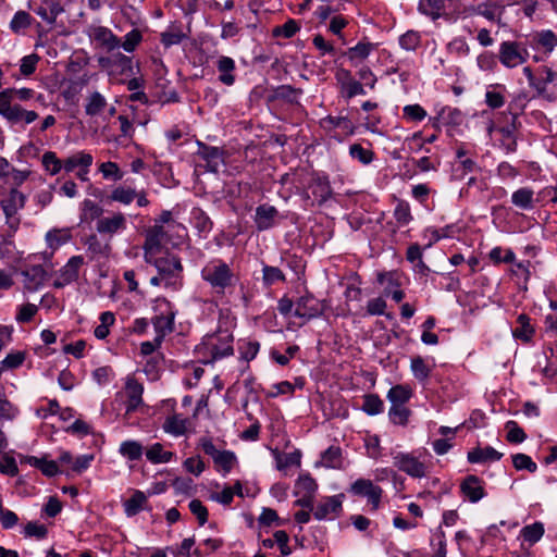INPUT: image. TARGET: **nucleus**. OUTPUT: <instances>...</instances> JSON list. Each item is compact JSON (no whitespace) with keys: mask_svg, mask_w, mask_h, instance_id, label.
Returning a JSON list of instances; mask_svg holds the SVG:
<instances>
[{"mask_svg":"<svg viewBox=\"0 0 557 557\" xmlns=\"http://www.w3.org/2000/svg\"><path fill=\"white\" fill-rule=\"evenodd\" d=\"M0 115L11 125L32 124L38 119V113L34 110H26L18 103L0 100Z\"/></svg>","mask_w":557,"mask_h":557,"instance_id":"obj_4","label":"nucleus"},{"mask_svg":"<svg viewBox=\"0 0 557 557\" xmlns=\"http://www.w3.org/2000/svg\"><path fill=\"white\" fill-rule=\"evenodd\" d=\"M213 462L215 470L225 475L231 472L236 463V456L230 450H222L221 455H218Z\"/></svg>","mask_w":557,"mask_h":557,"instance_id":"obj_49","label":"nucleus"},{"mask_svg":"<svg viewBox=\"0 0 557 557\" xmlns=\"http://www.w3.org/2000/svg\"><path fill=\"white\" fill-rule=\"evenodd\" d=\"M141 32L137 28H133L124 36V40L121 41L120 47H122L124 51L131 53L135 51L136 47L141 42Z\"/></svg>","mask_w":557,"mask_h":557,"instance_id":"obj_61","label":"nucleus"},{"mask_svg":"<svg viewBox=\"0 0 557 557\" xmlns=\"http://www.w3.org/2000/svg\"><path fill=\"white\" fill-rule=\"evenodd\" d=\"M234 495L244 497L243 485L240 481H236L233 487L225 486L222 492L212 493L210 498L219 504L227 506L233 502Z\"/></svg>","mask_w":557,"mask_h":557,"instance_id":"obj_29","label":"nucleus"},{"mask_svg":"<svg viewBox=\"0 0 557 557\" xmlns=\"http://www.w3.org/2000/svg\"><path fill=\"white\" fill-rule=\"evenodd\" d=\"M503 457V454L497 451L492 446L484 448L476 447L468 451L467 459L470 463H483L487 461H498Z\"/></svg>","mask_w":557,"mask_h":557,"instance_id":"obj_23","label":"nucleus"},{"mask_svg":"<svg viewBox=\"0 0 557 557\" xmlns=\"http://www.w3.org/2000/svg\"><path fill=\"white\" fill-rule=\"evenodd\" d=\"M460 493L470 503L475 504L486 496L485 482L474 474L467 475L460 483Z\"/></svg>","mask_w":557,"mask_h":557,"instance_id":"obj_10","label":"nucleus"},{"mask_svg":"<svg viewBox=\"0 0 557 557\" xmlns=\"http://www.w3.org/2000/svg\"><path fill=\"white\" fill-rule=\"evenodd\" d=\"M506 87L500 84L492 85L485 92V103L491 109H499L505 104Z\"/></svg>","mask_w":557,"mask_h":557,"instance_id":"obj_31","label":"nucleus"},{"mask_svg":"<svg viewBox=\"0 0 557 557\" xmlns=\"http://www.w3.org/2000/svg\"><path fill=\"white\" fill-rule=\"evenodd\" d=\"M411 410L406 405L391 406L388 418L393 424L406 426L411 416Z\"/></svg>","mask_w":557,"mask_h":557,"instance_id":"obj_45","label":"nucleus"},{"mask_svg":"<svg viewBox=\"0 0 557 557\" xmlns=\"http://www.w3.org/2000/svg\"><path fill=\"white\" fill-rule=\"evenodd\" d=\"M410 370L414 379H417L419 382L426 381L431 374V368L425 363L421 356L411 358Z\"/></svg>","mask_w":557,"mask_h":557,"instance_id":"obj_48","label":"nucleus"},{"mask_svg":"<svg viewBox=\"0 0 557 557\" xmlns=\"http://www.w3.org/2000/svg\"><path fill=\"white\" fill-rule=\"evenodd\" d=\"M350 492L356 496L367 497L372 510L379 509L383 490L381 486L375 485L371 480H356L350 486Z\"/></svg>","mask_w":557,"mask_h":557,"instance_id":"obj_6","label":"nucleus"},{"mask_svg":"<svg viewBox=\"0 0 557 557\" xmlns=\"http://www.w3.org/2000/svg\"><path fill=\"white\" fill-rule=\"evenodd\" d=\"M531 319L529 315L521 313L517 318L518 326L512 331V334L516 338L528 343L534 335V329L531 325Z\"/></svg>","mask_w":557,"mask_h":557,"instance_id":"obj_34","label":"nucleus"},{"mask_svg":"<svg viewBox=\"0 0 557 557\" xmlns=\"http://www.w3.org/2000/svg\"><path fill=\"white\" fill-rule=\"evenodd\" d=\"M314 199L321 206L331 199L333 190L327 176L314 174L308 185Z\"/></svg>","mask_w":557,"mask_h":557,"instance_id":"obj_15","label":"nucleus"},{"mask_svg":"<svg viewBox=\"0 0 557 557\" xmlns=\"http://www.w3.org/2000/svg\"><path fill=\"white\" fill-rule=\"evenodd\" d=\"M114 67L120 70L121 74L125 75H134V64L133 59L128 55L123 54L122 52L114 53Z\"/></svg>","mask_w":557,"mask_h":557,"instance_id":"obj_62","label":"nucleus"},{"mask_svg":"<svg viewBox=\"0 0 557 557\" xmlns=\"http://www.w3.org/2000/svg\"><path fill=\"white\" fill-rule=\"evenodd\" d=\"M278 214V211L275 207L270 205H261L256 209L255 223L259 231H265L271 228L275 219Z\"/></svg>","mask_w":557,"mask_h":557,"instance_id":"obj_20","label":"nucleus"},{"mask_svg":"<svg viewBox=\"0 0 557 557\" xmlns=\"http://www.w3.org/2000/svg\"><path fill=\"white\" fill-rule=\"evenodd\" d=\"M119 451L123 457L127 458L128 460L135 461V460H138L141 458L143 446L137 441L128 440V441H124L120 445Z\"/></svg>","mask_w":557,"mask_h":557,"instance_id":"obj_47","label":"nucleus"},{"mask_svg":"<svg viewBox=\"0 0 557 557\" xmlns=\"http://www.w3.org/2000/svg\"><path fill=\"white\" fill-rule=\"evenodd\" d=\"M190 223L202 238H207L212 231L213 223L208 214L200 208H193L190 211Z\"/></svg>","mask_w":557,"mask_h":557,"instance_id":"obj_21","label":"nucleus"},{"mask_svg":"<svg viewBox=\"0 0 557 557\" xmlns=\"http://www.w3.org/2000/svg\"><path fill=\"white\" fill-rule=\"evenodd\" d=\"M412 388L409 385L397 384L387 392V399L391 406L406 405L412 397Z\"/></svg>","mask_w":557,"mask_h":557,"instance_id":"obj_26","label":"nucleus"},{"mask_svg":"<svg viewBox=\"0 0 557 557\" xmlns=\"http://www.w3.org/2000/svg\"><path fill=\"white\" fill-rule=\"evenodd\" d=\"M300 26L296 20L289 18L283 25L276 26L272 30V35L274 37L282 38H292L298 30Z\"/></svg>","mask_w":557,"mask_h":557,"instance_id":"obj_56","label":"nucleus"},{"mask_svg":"<svg viewBox=\"0 0 557 557\" xmlns=\"http://www.w3.org/2000/svg\"><path fill=\"white\" fill-rule=\"evenodd\" d=\"M375 44L369 41H360L356 46L350 47L345 52H343V55L347 57L354 65H357V62L366 60L375 49Z\"/></svg>","mask_w":557,"mask_h":557,"instance_id":"obj_24","label":"nucleus"},{"mask_svg":"<svg viewBox=\"0 0 557 557\" xmlns=\"http://www.w3.org/2000/svg\"><path fill=\"white\" fill-rule=\"evenodd\" d=\"M127 228L126 216L122 212H115L109 216H102L96 222V231L110 239Z\"/></svg>","mask_w":557,"mask_h":557,"instance_id":"obj_9","label":"nucleus"},{"mask_svg":"<svg viewBox=\"0 0 557 557\" xmlns=\"http://www.w3.org/2000/svg\"><path fill=\"white\" fill-rule=\"evenodd\" d=\"M324 310V301L314 298L311 294H307L298 298L294 315L311 320L321 317Z\"/></svg>","mask_w":557,"mask_h":557,"instance_id":"obj_7","label":"nucleus"},{"mask_svg":"<svg viewBox=\"0 0 557 557\" xmlns=\"http://www.w3.org/2000/svg\"><path fill=\"white\" fill-rule=\"evenodd\" d=\"M126 413L134 412L143 404L144 386L136 379L128 377L125 384Z\"/></svg>","mask_w":557,"mask_h":557,"instance_id":"obj_17","label":"nucleus"},{"mask_svg":"<svg viewBox=\"0 0 557 557\" xmlns=\"http://www.w3.org/2000/svg\"><path fill=\"white\" fill-rule=\"evenodd\" d=\"M321 126L326 131L341 128L347 135L355 133V126L347 116L327 115L321 121Z\"/></svg>","mask_w":557,"mask_h":557,"instance_id":"obj_27","label":"nucleus"},{"mask_svg":"<svg viewBox=\"0 0 557 557\" xmlns=\"http://www.w3.org/2000/svg\"><path fill=\"white\" fill-rule=\"evenodd\" d=\"M35 96L32 88H5L0 91V100L12 102L15 98L20 101H27Z\"/></svg>","mask_w":557,"mask_h":557,"instance_id":"obj_37","label":"nucleus"},{"mask_svg":"<svg viewBox=\"0 0 557 557\" xmlns=\"http://www.w3.org/2000/svg\"><path fill=\"white\" fill-rule=\"evenodd\" d=\"M517 119L518 116L516 114H510V121L506 125L498 127V132L502 135V147L508 153L515 152L517 150Z\"/></svg>","mask_w":557,"mask_h":557,"instance_id":"obj_19","label":"nucleus"},{"mask_svg":"<svg viewBox=\"0 0 557 557\" xmlns=\"http://www.w3.org/2000/svg\"><path fill=\"white\" fill-rule=\"evenodd\" d=\"M158 270V274L163 277L165 287L177 289L181 286L178 281L180 273L183 271L181 259L175 255H168L165 257L152 258L151 262Z\"/></svg>","mask_w":557,"mask_h":557,"instance_id":"obj_2","label":"nucleus"},{"mask_svg":"<svg viewBox=\"0 0 557 557\" xmlns=\"http://www.w3.org/2000/svg\"><path fill=\"white\" fill-rule=\"evenodd\" d=\"M107 104V99L99 91H94L86 99L85 113L88 116H97L106 109Z\"/></svg>","mask_w":557,"mask_h":557,"instance_id":"obj_36","label":"nucleus"},{"mask_svg":"<svg viewBox=\"0 0 557 557\" xmlns=\"http://www.w3.org/2000/svg\"><path fill=\"white\" fill-rule=\"evenodd\" d=\"M393 215L398 226H406L413 220L410 205L405 200L397 201Z\"/></svg>","mask_w":557,"mask_h":557,"instance_id":"obj_50","label":"nucleus"},{"mask_svg":"<svg viewBox=\"0 0 557 557\" xmlns=\"http://www.w3.org/2000/svg\"><path fill=\"white\" fill-rule=\"evenodd\" d=\"M99 171L106 180L120 181L123 178V172L120 170L119 165L112 161L101 163Z\"/></svg>","mask_w":557,"mask_h":557,"instance_id":"obj_64","label":"nucleus"},{"mask_svg":"<svg viewBox=\"0 0 557 557\" xmlns=\"http://www.w3.org/2000/svg\"><path fill=\"white\" fill-rule=\"evenodd\" d=\"M220 72L219 79L224 85L231 86L235 82V77L232 72L235 70V62L230 57H221L216 63Z\"/></svg>","mask_w":557,"mask_h":557,"instance_id":"obj_35","label":"nucleus"},{"mask_svg":"<svg viewBox=\"0 0 557 557\" xmlns=\"http://www.w3.org/2000/svg\"><path fill=\"white\" fill-rule=\"evenodd\" d=\"M507 435L506 440L512 444H520L527 438V434L522 428L518 425L516 421H508L506 423Z\"/></svg>","mask_w":557,"mask_h":557,"instance_id":"obj_58","label":"nucleus"},{"mask_svg":"<svg viewBox=\"0 0 557 557\" xmlns=\"http://www.w3.org/2000/svg\"><path fill=\"white\" fill-rule=\"evenodd\" d=\"M534 190L530 187H520L511 195V203L520 210L530 211L535 207Z\"/></svg>","mask_w":557,"mask_h":557,"instance_id":"obj_22","label":"nucleus"},{"mask_svg":"<svg viewBox=\"0 0 557 557\" xmlns=\"http://www.w3.org/2000/svg\"><path fill=\"white\" fill-rule=\"evenodd\" d=\"M103 212L104 210L100 205L90 199H85L82 202V210L79 215L81 222L90 223L95 220L97 222L103 216Z\"/></svg>","mask_w":557,"mask_h":557,"instance_id":"obj_28","label":"nucleus"},{"mask_svg":"<svg viewBox=\"0 0 557 557\" xmlns=\"http://www.w3.org/2000/svg\"><path fill=\"white\" fill-rule=\"evenodd\" d=\"M544 533V523L541 521L527 524L520 530V536L524 542L529 543V545L537 543L543 537Z\"/></svg>","mask_w":557,"mask_h":557,"instance_id":"obj_30","label":"nucleus"},{"mask_svg":"<svg viewBox=\"0 0 557 557\" xmlns=\"http://www.w3.org/2000/svg\"><path fill=\"white\" fill-rule=\"evenodd\" d=\"M321 463L326 468L342 469L343 456L339 446L332 445L321 454Z\"/></svg>","mask_w":557,"mask_h":557,"instance_id":"obj_33","label":"nucleus"},{"mask_svg":"<svg viewBox=\"0 0 557 557\" xmlns=\"http://www.w3.org/2000/svg\"><path fill=\"white\" fill-rule=\"evenodd\" d=\"M488 257L494 264L513 263L516 260V253L512 251V249H503L499 246L494 247L490 251Z\"/></svg>","mask_w":557,"mask_h":557,"instance_id":"obj_52","label":"nucleus"},{"mask_svg":"<svg viewBox=\"0 0 557 557\" xmlns=\"http://www.w3.org/2000/svg\"><path fill=\"white\" fill-rule=\"evenodd\" d=\"M163 429L166 433L175 436L183 435L186 432V420L174 414L166 418Z\"/></svg>","mask_w":557,"mask_h":557,"instance_id":"obj_54","label":"nucleus"},{"mask_svg":"<svg viewBox=\"0 0 557 557\" xmlns=\"http://www.w3.org/2000/svg\"><path fill=\"white\" fill-rule=\"evenodd\" d=\"M188 508L190 512L198 520L199 525H205L208 522V508L202 504V502L198 498H194L189 502Z\"/></svg>","mask_w":557,"mask_h":557,"instance_id":"obj_60","label":"nucleus"},{"mask_svg":"<svg viewBox=\"0 0 557 557\" xmlns=\"http://www.w3.org/2000/svg\"><path fill=\"white\" fill-rule=\"evenodd\" d=\"M343 494L323 497L313 510V517L317 520H324L331 518V515L339 516L343 510Z\"/></svg>","mask_w":557,"mask_h":557,"instance_id":"obj_12","label":"nucleus"},{"mask_svg":"<svg viewBox=\"0 0 557 557\" xmlns=\"http://www.w3.org/2000/svg\"><path fill=\"white\" fill-rule=\"evenodd\" d=\"M361 409L369 416H376L383 412L384 403L377 394H367L363 396Z\"/></svg>","mask_w":557,"mask_h":557,"instance_id":"obj_44","label":"nucleus"},{"mask_svg":"<svg viewBox=\"0 0 557 557\" xmlns=\"http://www.w3.org/2000/svg\"><path fill=\"white\" fill-rule=\"evenodd\" d=\"M540 76L536 79L535 90L539 95H543L547 90V86L557 81V72L548 66L539 67Z\"/></svg>","mask_w":557,"mask_h":557,"instance_id":"obj_38","label":"nucleus"},{"mask_svg":"<svg viewBox=\"0 0 557 557\" xmlns=\"http://www.w3.org/2000/svg\"><path fill=\"white\" fill-rule=\"evenodd\" d=\"M529 51L520 41H503L499 45V62L508 69H513L527 62Z\"/></svg>","mask_w":557,"mask_h":557,"instance_id":"obj_3","label":"nucleus"},{"mask_svg":"<svg viewBox=\"0 0 557 557\" xmlns=\"http://www.w3.org/2000/svg\"><path fill=\"white\" fill-rule=\"evenodd\" d=\"M200 276L218 295H224L239 282L238 275L222 259L207 262L200 271Z\"/></svg>","mask_w":557,"mask_h":557,"instance_id":"obj_1","label":"nucleus"},{"mask_svg":"<svg viewBox=\"0 0 557 557\" xmlns=\"http://www.w3.org/2000/svg\"><path fill=\"white\" fill-rule=\"evenodd\" d=\"M530 46L548 57L557 47V35L552 29H542L531 35Z\"/></svg>","mask_w":557,"mask_h":557,"instance_id":"obj_13","label":"nucleus"},{"mask_svg":"<svg viewBox=\"0 0 557 557\" xmlns=\"http://www.w3.org/2000/svg\"><path fill=\"white\" fill-rule=\"evenodd\" d=\"M195 156L205 164L206 171L218 173L222 164H224V151L219 147L209 146L197 140V151Z\"/></svg>","mask_w":557,"mask_h":557,"instance_id":"obj_5","label":"nucleus"},{"mask_svg":"<svg viewBox=\"0 0 557 557\" xmlns=\"http://www.w3.org/2000/svg\"><path fill=\"white\" fill-rule=\"evenodd\" d=\"M84 264L83 256H73L59 270V277L54 281L55 288H62L78 278L81 267Z\"/></svg>","mask_w":557,"mask_h":557,"instance_id":"obj_11","label":"nucleus"},{"mask_svg":"<svg viewBox=\"0 0 557 557\" xmlns=\"http://www.w3.org/2000/svg\"><path fill=\"white\" fill-rule=\"evenodd\" d=\"M90 37L108 52L119 49L121 45L120 38L106 26L95 27Z\"/></svg>","mask_w":557,"mask_h":557,"instance_id":"obj_18","label":"nucleus"},{"mask_svg":"<svg viewBox=\"0 0 557 557\" xmlns=\"http://www.w3.org/2000/svg\"><path fill=\"white\" fill-rule=\"evenodd\" d=\"M446 1L447 0H420L418 11L435 21L443 16Z\"/></svg>","mask_w":557,"mask_h":557,"instance_id":"obj_25","label":"nucleus"},{"mask_svg":"<svg viewBox=\"0 0 557 557\" xmlns=\"http://www.w3.org/2000/svg\"><path fill=\"white\" fill-rule=\"evenodd\" d=\"M512 466L518 471H529L530 473H534L537 470V465L532 460L529 455L523 453H518L511 456Z\"/></svg>","mask_w":557,"mask_h":557,"instance_id":"obj_53","label":"nucleus"},{"mask_svg":"<svg viewBox=\"0 0 557 557\" xmlns=\"http://www.w3.org/2000/svg\"><path fill=\"white\" fill-rule=\"evenodd\" d=\"M394 466L412 478H423L426 467L417 457L409 453H397L393 457Z\"/></svg>","mask_w":557,"mask_h":557,"instance_id":"obj_8","label":"nucleus"},{"mask_svg":"<svg viewBox=\"0 0 557 557\" xmlns=\"http://www.w3.org/2000/svg\"><path fill=\"white\" fill-rule=\"evenodd\" d=\"M42 165L51 175H57L63 169V161L58 159L57 153L47 151L42 154Z\"/></svg>","mask_w":557,"mask_h":557,"instance_id":"obj_57","label":"nucleus"},{"mask_svg":"<svg viewBox=\"0 0 557 557\" xmlns=\"http://www.w3.org/2000/svg\"><path fill=\"white\" fill-rule=\"evenodd\" d=\"M137 197V193L134 188L117 186L108 196L109 201H116L122 205L132 203Z\"/></svg>","mask_w":557,"mask_h":557,"instance_id":"obj_43","label":"nucleus"},{"mask_svg":"<svg viewBox=\"0 0 557 557\" xmlns=\"http://www.w3.org/2000/svg\"><path fill=\"white\" fill-rule=\"evenodd\" d=\"M317 490L318 484L309 473L300 474L295 483V495H315Z\"/></svg>","mask_w":557,"mask_h":557,"instance_id":"obj_46","label":"nucleus"},{"mask_svg":"<svg viewBox=\"0 0 557 557\" xmlns=\"http://www.w3.org/2000/svg\"><path fill=\"white\" fill-rule=\"evenodd\" d=\"M94 158L90 153L79 151L63 160V169L66 173L73 172L76 168L91 166Z\"/></svg>","mask_w":557,"mask_h":557,"instance_id":"obj_32","label":"nucleus"},{"mask_svg":"<svg viewBox=\"0 0 557 557\" xmlns=\"http://www.w3.org/2000/svg\"><path fill=\"white\" fill-rule=\"evenodd\" d=\"M165 236V231L162 225L156 224L146 232L144 244L145 260L151 262V256L161 249L162 239Z\"/></svg>","mask_w":557,"mask_h":557,"instance_id":"obj_14","label":"nucleus"},{"mask_svg":"<svg viewBox=\"0 0 557 557\" xmlns=\"http://www.w3.org/2000/svg\"><path fill=\"white\" fill-rule=\"evenodd\" d=\"M349 156L363 165H368L374 160V152L371 149L363 148L360 144L350 145Z\"/></svg>","mask_w":557,"mask_h":557,"instance_id":"obj_51","label":"nucleus"},{"mask_svg":"<svg viewBox=\"0 0 557 557\" xmlns=\"http://www.w3.org/2000/svg\"><path fill=\"white\" fill-rule=\"evenodd\" d=\"M174 454L172 451L163 450V446L160 443L152 444L146 450V457L152 463L170 462Z\"/></svg>","mask_w":557,"mask_h":557,"instance_id":"obj_40","label":"nucleus"},{"mask_svg":"<svg viewBox=\"0 0 557 557\" xmlns=\"http://www.w3.org/2000/svg\"><path fill=\"white\" fill-rule=\"evenodd\" d=\"M413 163L421 172H430L438 169L441 160L437 154H432L414 160Z\"/></svg>","mask_w":557,"mask_h":557,"instance_id":"obj_63","label":"nucleus"},{"mask_svg":"<svg viewBox=\"0 0 557 557\" xmlns=\"http://www.w3.org/2000/svg\"><path fill=\"white\" fill-rule=\"evenodd\" d=\"M421 42V36L416 30H408L399 37V46L407 51H414Z\"/></svg>","mask_w":557,"mask_h":557,"instance_id":"obj_59","label":"nucleus"},{"mask_svg":"<svg viewBox=\"0 0 557 557\" xmlns=\"http://www.w3.org/2000/svg\"><path fill=\"white\" fill-rule=\"evenodd\" d=\"M23 284L28 292H36L44 286L47 272L42 265H32L22 271Z\"/></svg>","mask_w":557,"mask_h":557,"instance_id":"obj_16","label":"nucleus"},{"mask_svg":"<svg viewBox=\"0 0 557 557\" xmlns=\"http://www.w3.org/2000/svg\"><path fill=\"white\" fill-rule=\"evenodd\" d=\"M85 244L87 245V250L94 256H109L111 251L110 244H102L95 234L89 235L86 238Z\"/></svg>","mask_w":557,"mask_h":557,"instance_id":"obj_55","label":"nucleus"},{"mask_svg":"<svg viewBox=\"0 0 557 557\" xmlns=\"http://www.w3.org/2000/svg\"><path fill=\"white\" fill-rule=\"evenodd\" d=\"M376 280L381 285H384V295L387 297L393 289L399 288L401 285L397 271L381 272Z\"/></svg>","mask_w":557,"mask_h":557,"instance_id":"obj_42","label":"nucleus"},{"mask_svg":"<svg viewBox=\"0 0 557 557\" xmlns=\"http://www.w3.org/2000/svg\"><path fill=\"white\" fill-rule=\"evenodd\" d=\"M147 497L144 492L135 491L134 494L124 503V511L127 517H133L144 509Z\"/></svg>","mask_w":557,"mask_h":557,"instance_id":"obj_39","label":"nucleus"},{"mask_svg":"<svg viewBox=\"0 0 557 557\" xmlns=\"http://www.w3.org/2000/svg\"><path fill=\"white\" fill-rule=\"evenodd\" d=\"M34 21V17L28 12L20 10L13 15L9 27L12 33L20 34L24 29L28 28Z\"/></svg>","mask_w":557,"mask_h":557,"instance_id":"obj_41","label":"nucleus"}]
</instances>
